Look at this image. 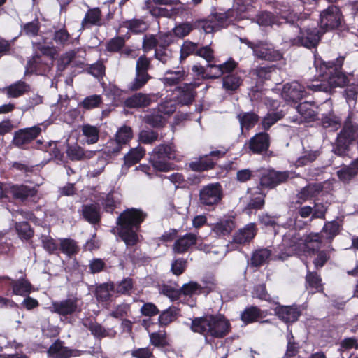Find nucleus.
Returning a JSON list of instances; mask_svg holds the SVG:
<instances>
[{
    "label": "nucleus",
    "instance_id": "nucleus-1",
    "mask_svg": "<svg viewBox=\"0 0 358 358\" xmlns=\"http://www.w3.org/2000/svg\"><path fill=\"white\" fill-rule=\"evenodd\" d=\"M147 216V213L141 209L132 208L121 213L117 218L118 235L127 248L138 243L139 238L137 232Z\"/></svg>",
    "mask_w": 358,
    "mask_h": 358
},
{
    "label": "nucleus",
    "instance_id": "nucleus-2",
    "mask_svg": "<svg viewBox=\"0 0 358 358\" xmlns=\"http://www.w3.org/2000/svg\"><path fill=\"white\" fill-rule=\"evenodd\" d=\"M230 324L222 315H208L204 317H195L192 320L191 329L206 337L223 338L229 332Z\"/></svg>",
    "mask_w": 358,
    "mask_h": 358
},
{
    "label": "nucleus",
    "instance_id": "nucleus-3",
    "mask_svg": "<svg viewBox=\"0 0 358 358\" xmlns=\"http://www.w3.org/2000/svg\"><path fill=\"white\" fill-rule=\"evenodd\" d=\"M228 17L224 13H216L207 19L196 20L194 23L184 22L179 23L173 29L174 36L183 38L188 36L194 29L199 28L206 34L217 31L227 24Z\"/></svg>",
    "mask_w": 358,
    "mask_h": 358
},
{
    "label": "nucleus",
    "instance_id": "nucleus-4",
    "mask_svg": "<svg viewBox=\"0 0 358 358\" xmlns=\"http://www.w3.org/2000/svg\"><path fill=\"white\" fill-rule=\"evenodd\" d=\"M358 137V124L353 123L349 115L343 122L342 129L337 135L334 152L343 157L350 150V146Z\"/></svg>",
    "mask_w": 358,
    "mask_h": 358
},
{
    "label": "nucleus",
    "instance_id": "nucleus-5",
    "mask_svg": "<svg viewBox=\"0 0 358 358\" xmlns=\"http://www.w3.org/2000/svg\"><path fill=\"white\" fill-rule=\"evenodd\" d=\"M176 157V151L171 144H160L150 154V162L155 170L167 172L172 169V164L169 160Z\"/></svg>",
    "mask_w": 358,
    "mask_h": 358
},
{
    "label": "nucleus",
    "instance_id": "nucleus-6",
    "mask_svg": "<svg viewBox=\"0 0 358 358\" xmlns=\"http://www.w3.org/2000/svg\"><path fill=\"white\" fill-rule=\"evenodd\" d=\"M327 78L322 80H315V83L308 85L307 87L315 92H331V90L337 87H343L348 83V77L342 71L337 69H328L326 72Z\"/></svg>",
    "mask_w": 358,
    "mask_h": 358
},
{
    "label": "nucleus",
    "instance_id": "nucleus-7",
    "mask_svg": "<svg viewBox=\"0 0 358 358\" xmlns=\"http://www.w3.org/2000/svg\"><path fill=\"white\" fill-rule=\"evenodd\" d=\"M223 197V191L220 183H211L203 187L199 194V203L205 209H214Z\"/></svg>",
    "mask_w": 358,
    "mask_h": 358
},
{
    "label": "nucleus",
    "instance_id": "nucleus-8",
    "mask_svg": "<svg viewBox=\"0 0 358 358\" xmlns=\"http://www.w3.org/2000/svg\"><path fill=\"white\" fill-rule=\"evenodd\" d=\"M340 8L334 5L323 10L320 15V27L324 32L338 29L343 21Z\"/></svg>",
    "mask_w": 358,
    "mask_h": 358
},
{
    "label": "nucleus",
    "instance_id": "nucleus-9",
    "mask_svg": "<svg viewBox=\"0 0 358 358\" xmlns=\"http://www.w3.org/2000/svg\"><path fill=\"white\" fill-rule=\"evenodd\" d=\"M281 24L283 42L290 45H299L302 34V21L299 18L294 20L286 19Z\"/></svg>",
    "mask_w": 358,
    "mask_h": 358
},
{
    "label": "nucleus",
    "instance_id": "nucleus-10",
    "mask_svg": "<svg viewBox=\"0 0 358 358\" xmlns=\"http://www.w3.org/2000/svg\"><path fill=\"white\" fill-rule=\"evenodd\" d=\"M18 273L20 276L17 280L12 279L8 275H3L0 276V282L9 281L13 294L22 296H28L32 291V285L26 278V274L22 269Z\"/></svg>",
    "mask_w": 358,
    "mask_h": 358
},
{
    "label": "nucleus",
    "instance_id": "nucleus-11",
    "mask_svg": "<svg viewBox=\"0 0 358 358\" xmlns=\"http://www.w3.org/2000/svg\"><path fill=\"white\" fill-rule=\"evenodd\" d=\"M252 52L255 57L262 60L277 62L282 58L280 51L275 50L271 44L264 41L256 42Z\"/></svg>",
    "mask_w": 358,
    "mask_h": 358
},
{
    "label": "nucleus",
    "instance_id": "nucleus-12",
    "mask_svg": "<svg viewBox=\"0 0 358 358\" xmlns=\"http://www.w3.org/2000/svg\"><path fill=\"white\" fill-rule=\"evenodd\" d=\"M78 303L79 299L77 297L53 301L50 307L51 311L62 316L73 315L77 312H80V306Z\"/></svg>",
    "mask_w": 358,
    "mask_h": 358
},
{
    "label": "nucleus",
    "instance_id": "nucleus-13",
    "mask_svg": "<svg viewBox=\"0 0 358 358\" xmlns=\"http://www.w3.org/2000/svg\"><path fill=\"white\" fill-rule=\"evenodd\" d=\"M252 154L262 155L269 148L270 136L266 132H259L252 136L245 145Z\"/></svg>",
    "mask_w": 358,
    "mask_h": 358
},
{
    "label": "nucleus",
    "instance_id": "nucleus-14",
    "mask_svg": "<svg viewBox=\"0 0 358 358\" xmlns=\"http://www.w3.org/2000/svg\"><path fill=\"white\" fill-rule=\"evenodd\" d=\"M7 192L10 194L13 199L20 201H25L30 199L36 202L38 191L34 187L20 184L10 185L7 189Z\"/></svg>",
    "mask_w": 358,
    "mask_h": 358
},
{
    "label": "nucleus",
    "instance_id": "nucleus-15",
    "mask_svg": "<svg viewBox=\"0 0 358 358\" xmlns=\"http://www.w3.org/2000/svg\"><path fill=\"white\" fill-rule=\"evenodd\" d=\"M41 131L39 126L20 129L15 133L13 143L17 148H22L36 138Z\"/></svg>",
    "mask_w": 358,
    "mask_h": 358
},
{
    "label": "nucleus",
    "instance_id": "nucleus-16",
    "mask_svg": "<svg viewBox=\"0 0 358 358\" xmlns=\"http://www.w3.org/2000/svg\"><path fill=\"white\" fill-rule=\"evenodd\" d=\"M305 88L298 82L287 83L283 86L281 96L287 102H295L300 101L304 96Z\"/></svg>",
    "mask_w": 358,
    "mask_h": 358
},
{
    "label": "nucleus",
    "instance_id": "nucleus-17",
    "mask_svg": "<svg viewBox=\"0 0 358 358\" xmlns=\"http://www.w3.org/2000/svg\"><path fill=\"white\" fill-rule=\"evenodd\" d=\"M288 178L289 173L287 171H268L262 176L260 186L272 189L281 183L285 182Z\"/></svg>",
    "mask_w": 358,
    "mask_h": 358
},
{
    "label": "nucleus",
    "instance_id": "nucleus-18",
    "mask_svg": "<svg viewBox=\"0 0 358 358\" xmlns=\"http://www.w3.org/2000/svg\"><path fill=\"white\" fill-rule=\"evenodd\" d=\"M155 96V94L152 93L136 92L127 98L124 104L125 107L129 108H143L150 106L154 101Z\"/></svg>",
    "mask_w": 358,
    "mask_h": 358
},
{
    "label": "nucleus",
    "instance_id": "nucleus-19",
    "mask_svg": "<svg viewBox=\"0 0 358 358\" xmlns=\"http://www.w3.org/2000/svg\"><path fill=\"white\" fill-rule=\"evenodd\" d=\"M302 243V238L296 231L287 233L282 239V245L288 256L300 254L303 250Z\"/></svg>",
    "mask_w": 358,
    "mask_h": 358
},
{
    "label": "nucleus",
    "instance_id": "nucleus-20",
    "mask_svg": "<svg viewBox=\"0 0 358 358\" xmlns=\"http://www.w3.org/2000/svg\"><path fill=\"white\" fill-rule=\"evenodd\" d=\"M199 86L197 83H185L178 87L176 90L178 92L177 96L178 101L183 106H188L194 101L196 96L195 89Z\"/></svg>",
    "mask_w": 358,
    "mask_h": 358
},
{
    "label": "nucleus",
    "instance_id": "nucleus-21",
    "mask_svg": "<svg viewBox=\"0 0 358 358\" xmlns=\"http://www.w3.org/2000/svg\"><path fill=\"white\" fill-rule=\"evenodd\" d=\"M84 327L88 329L91 334L96 338L109 337L114 338L116 331L113 329H106L101 324L90 319H85L82 321Z\"/></svg>",
    "mask_w": 358,
    "mask_h": 358
},
{
    "label": "nucleus",
    "instance_id": "nucleus-22",
    "mask_svg": "<svg viewBox=\"0 0 358 358\" xmlns=\"http://www.w3.org/2000/svg\"><path fill=\"white\" fill-rule=\"evenodd\" d=\"M323 189L324 185L322 183L308 184L297 193L296 204L301 205L308 200L319 196Z\"/></svg>",
    "mask_w": 358,
    "mask_h": 358
},
{
    "label": "nucleus",
    "instance_id": "nucleus-23",
    "mask_svg": "<svg viewBox=\"0 0 358 358\" xmlns=\"http://www.w3.org/2000/svg\"><path fill=\"white\" fill-rule=\"evenodd\" d=\"M53 62L50 58L36 53L27 62V66L31 71L38 72L40 73L48 72Z\"/></svg>",
    "mask_w": 358,
    "mask_h": 358
},
{
    "label": "nucleus",
    "instance_id": "nucleus-24",
    "mask_svg": "<svg viewBox=\"0 0 358 358\" xmlns=\"http://www.w3.org/2000/svg\"><path fill=\"white\" fill-rule=\"evenodd\" d=\"M322 33L316 28L313 29H302L298 46H303L307 48H315L321 38Z\"/></svg>",
    "mask_w": 358,
    "mask_h": 358
},
{
    "label": "nucleus",
    "instance_id": "nucleus-25",
    "mask_svg": "<svg viewBox=\"0 0 358 358\" xmlns=\"http://www.w3.org/2000/svg\"><path fill=\"white\" fill-rule=\"evenodd\" d=\"M198 236L193 233H187L178 237L173 245V251L177 254H183L187 252L197 243Z\"/></svg>",
    "mask_w": 358,
    "mask_h": 358
},
{
    "label": "nucleus",
    "instance_id": "nucleus-26",
    "mask_svg": "<svg viewBox=\"0 0 358 358\" xmlns=\"http://www.w3.org/2000/svg\"><path fill=\"white\" fill-rule=\"evenodd\" d=\"M257 229L255 223H249L233 236V242L240 245L250 243L256 236Z\"/></svg>",
    "mask_w": 358,
    "mask_h": 358
},
{
    "label": "nucleus",
    "instance_id": "nucleus-27",
    "mask_svg": "<svg viewBox=\"0 0 358 358\" xmlns=\"http://www.w3.org/2000/svg\"><path fill=\"white\" fill-rule=\"evenodd\" d=\"M8 98H18L31 91V86L24 81L18 80L11 85L0 89Z\"/></svg>",
    "mask_w": 358,
    "mask_h": 358
},
{
    "label": "nucleus",
    "instance_id": "nucleus-28",
    "mask_svg": "<svg viewBox=\"0 0 358 358\" xmlns=\"http://www.w3.org/2000/svg\"><path fill=\"white\" fill-rule=\"evenodd\" d=\"M302 243V252L315 254L322 247V235L320 233H310L304 236Z\"/></svg>",
    "mask_w": 358,
    "mask_h": 358
},
{
    "label": "nucleus",
    "instance_id": "nucleus-29",
    "mask_svg": "<svg viewBox=\"0 0 358 358\" xmlns=\"http://www.w3.org/2000/svg\"><path fill=\"white\" fill-rule=\"evenodd\" d=\"M66 153L67 157L72 161H82L91 159L94 157L96 152L91 150H85L78 144L68 145Z\"/></svg>",
    "mask_w": 358,
    "mask_h": 358
},
{
    "label": "nucleus",
    "instance_id": "nucleus-30",
    "mask_svg": "<svg viewBox=\"0 0 358 358\" xmlns=\"http://www.w3.org/2000/svg\"><path fill=\"white\" fill-rule=\"evenodd\" d=\"M145 5L149 13L155 18L165 17L170 19L177 14L176 8L168 9L165 7L159 6L160 5L148 1H145Z\"/></svg>",
    "mask_w": 358,
    "mask_h": 358
},
{
    "label": "nucleus",
    "instance_id": "nucleus-31",
    "mask_svg": "<svg viewBox=\"0 0 358 358\" xmlns=\"http://www.w3.org/2000/svg\"><path fill=\"white\" fill-rule=\"evenodd\" d=\"M275 311L278 317L286 323L296 322L301 315L299 308L293 306H280Z\"/></svg>",
    "mask_w": 358,
    "mask_h": 358
},
{
    "label": "nucleus",
    "instance_id": "nucleus-32",
    "mask_svg": "<svg viewBox=\"0 0 358 358\" xmlns=\"http://www.w3.org/2000/svg\"><path fill=\"white\" fill-rule=\"evenodd\" d=\"M187 74L183 68H178L176 71L167 70L161 81L166 86H174L183 81Z\"/></svg>",
    "mask_w": 358,
    "mask_h": 358
},
{
    "label": "nucleus",
    "instance_id": "nucleus-33",
    "mask_svg": "<svg viewBox=\"0 0 358 358\" xmlns=\"http://www.w3.org/2000/svg\"><path fill=\"white\" fill-rule=\"evenodd\" d=\"M358 174V158L353 160L349 165H345L337 171L336 175L344 183H348Z\"/></svg>",
    "mask_w": 358,
    "mask_h": 358
},
{
    "label": "nucleus",
    "instance_id": "nucleus-34",
    "mask_svg": "<svg viewBox=\"0 0 358 358\" xmlns=\"http://www.w3.org/2000/svg\"><path fill=\"white\" fill-rule=\"evenodd\" d=\"M248 192H251V197L248 203V208L261 209L264 205L266 194L262 191V187H256L254 189H248Z\"/></svg>",
    "mask_w": 358,
    "mask_h": 358
},
{
    "label": "nucleus",
    "instance_id": "nucleus-35",
    "mask_svg": "<svg viewBox=\"0 0 358 358\" xmlns=\"http://www.w3.org/2000/svg\"><path fill=\"white\" fill-rule=\"evenodd\" d=\"M72 352V350L64 346L63 342L59 340L54 342L48 350V353L52 358H70Z\"/></svg>",
    "mask_w": 358,
    "mask_h": 358
},
{
    "label": "nucleus",
    "instance_id": "nucleus-36",
    "mask_svg": "<svg viewBox=\"0 0 358 358\" xmlns=\"http://www.w3.org/2000/svg\"><path fill=\"white\" fill-rule=\"evenodd\" d=\"M82 215L90 223L95 224L100 222V208L97 204H86L82 206Z\"/></svg>",
    "mask_w": 358,
    "mask_h": 358
},
{
    "label": "nucleus",
    "instance_id": "nucleus-37",
    "mask_svg": "<svg viewBox=\"0 0 358 358\" xmlns=\"http://www.w3.org/2000/svg\"><path fill=\"white\" fill-rule=\"evenodd\" d=\"M235 228V223L232 219L224 218L213 225L212 231L218 236L229 234Z\"/></svg>",
    "mask_w": 358,
    "mask_h": 358
},
{
    "label": "nucleus",
    "instance_id": "nucleus-38",
    "mask_svg": "<svg viewBox=\"0 0 358 358\" xmlns=\"http://www.w3.org/2000/svg\"><path fill=\"white\" fill-rule=\"evenodd\" d=\"M253 74L256 76L258 82L263 83L271 80L275 76H277L278 69L275 66H257L253 70Z\"/></svg>",
    "mask_w": 358,
    "mask_h": 358
},
{
    "label": "nucleus",
    "instance_id": "nucleus-39",
    "mask_svg": "<svg viewBox=\"0 0 358 358\" xmlns=\"http://www.w3.org/2000/svg\"><path fill=\"white\" fill-rule=\"evenodd\" d=\"M101 12L99 8L89 9L81 22L83 29L92 25L101 26Z\"/></svg>",
    "mask_w": 358,
    "mask_h": 358
},
{
    "label": "nucleus",
    "instance_id": "nucleus-40",
    "mask_svg": "<svg viewBox=\"0 0 358 358\" xmlns=\"http://www.w3.org/2000/svg\"><path fill=\"white\" fill-rule=\"evenodd\" d=\"M296 110L305 122H311L317 119V113L313 108V104L309 101H304L296 106Z\"/></svg>",
    "mask_w": 358,
    "mask_h": 358
},
{
    "label": "nucleus",
    "instance_id": "nucleus-41",
    "mask_svg": "<svg viewBox=\"0 0 358 358\" xmlns=\"http://www.w3.org/2000/svg\"><path fill=\"white\" fill-rule=\"evenodd\" d=\"M271 255V251L267 248L256 250L252 255L250 264L252 266L259 267L266 264Z\"/></svg>",
    "mask_w": 358,
    "mask_h": 358
},
{
    "label": "nucleus",
    "instance_id": "nucleus-42",
    "mask_svg": "<svg viewBox=\"0 0 358 358\" xmlns=\"http://www.w3.org/2000/svg\"><path fill=\"white\" fill-rule=\"evenodd\" d=\"M179 315V308L175 306L169 307L160 313L158 318L159 324L160 326H167L173 321L176 320Z\"/></svg>",
    "mask_w": 358,
    "mask_h": 358
},
{
    "label": "nucleus",
    "instance_id": "nucleus-43",
    "mask_svg": "<svg viewBox=\"0 0 358 358\" xmlns=\"http://www.w3.org/2000/svg\"><path fill=\"white\" fill-rule=\"evenodd\" d=\"M145 155V150L141 146L131 148L124 157V164L127 166H131L137 164Z\"/></svg>",
    "mask_w": 358,
    "mask_h": 358
},
{
    "label": "nucleus",
    "instance_id": "nucleus-44",
    "mask_svg": "<svg viewBox=\"0 0 358 358\" xmlns=\"http://www.w3.org/2000/svg\"><path fill=\"white\" fill-rule=\"evenodd\" d=\"M152 78L149 73H141L135 71L134 78L128 84V90L131 92H137L141 90Z\"/></svg>",
    "mask_w": 358,
    "mask_h": 358
},
{
    "label": "nucleus",
    "instance_id": "nucleus-45",
    "mask_svg": "<svg viewBox=\"0 0 358 358\" xmlns=\"http://www.w3.org/2000/svg\"><path fill=\"white\" fill-rule=\"evenodd\" d=\"M215 162L208 155L200 157L198 160L189 163V166L194 171H203L214 167Z\"/></svg>",
    "mask_w": 358,
    "mask_h": 358
},
{
    "label": "nucleus",
    "instance_id": "nucleus-46",
    "mask_svg": "<svg viewBox=\"0 0 358 358\" xmlns=\"http://www.w3.org/2000/svg\"><path fill=\"white\" fill-rule=\"evenodd\" d=\"M115 289L113 282L103 283L98 285L95 289V296L99 301H107L111 297L110 292Z\"/></svg>",
    "mask_w": 358,
    "mask_h": 358
},
{
    "label": "nucleus",
    "instance_id": "nucleus-47",
    "mask_svg": "<svg viewBox=\"0 0 358 358\" xmlns=\"http://www.w3.org/2000/svg\"><path fill=\"white\" fill-rule=\"evenodd\" d=\"M306 287L315 292H322L323 289L320 275L316 272L307 271L306 275Z\"/></svg>",
    "mask_w": 358,
    "mask_h": 358
},
{
    "label": "nucleus",
    "instance_id": "nucleus-48",
    "mask_svg": "<svg viewBox=\"0 0 358 358\" xmlns=\"http://www.w3.org/2000/svg\"><path fill=\"white\" fill-rule=\"evenodd\" d=\"M241 127H245L246 129H250L259 121V116L255 113H241L237 115Z\"/></svg>",
    "mask_w": 358,
    "mask_h": 358
},
{
    "label": "nucleus",
    "instance_id": "nucleus-49",
    "mask_svg": "<svg viewBox=\"0 0 358 358\" xmlns=\"http://www.w3.org/2000/svg\"><path fill=\"white\" fill-rule=\"evenodd\" d=\"M242 79L236 73L224 76L222 79V87L226 91L234 92L241 85Z\"/></svg>",
    "mask_w": 358,
    "mask_h": 358
},
{
    "label": "nucleus",
    "instance_id": "nucleus-50",
    "mask_svg": "<svg viewBox=\"0 0 358 358\" xmlns=\"http://www.w3.org/2000/svg\"><path fill=\"white\" fill-rule=\"evenodd\" d=\"M341 224L338 220H333L325 222L322 232L326 235V238L332 241L341 231Z\"/></svg>",
    "mask_w": 358,
    "mask_h": 358
},
{
    "label": "nucleus",
    "instance_id": "nucleus-51",
    "mask_svg": "<svg viewBox=\"0 0 358 358\" xmlns=\"http://www.w3.org/2000/svg\"><path fill=\"white\" fill-rule=\"evenodd\" d=\"M262 317V311L257 306H250L246 308L241 315V320L246 323H252Z\"/></svg>",
    "mask_w": 358,
    "mask_h": 358
},
{
    "label": "nucleus",
    "instance_id": "nucleus-52",
    "mask_svg": "<svg viewBox=\"0 0 358 358\" xmlns=\"http://www.w3.org/2000/svg\"><path fill=\"white\" fill-rule=\"evenodd\" d=\"M81 131L83 135L86 137L88 144L96 143L99 138V129L96 126L90 124H84L82 126Z\"/></svg>",
    "mask_w": 358,
    "mask_h": 358
},
{
    "label": "nucleus",
    "instance_id": "nucleus-53",
    "mask_svg": "<svg viewBox=\"0 0 358 358\" xmlns=\"http://www.w3.org/2000/svg\"><path fill=\"white\" fill-rule=\"evenodd\" d=\"M150 342L157 348H166L169 345V340L165 331L150 334Z\"/></svg>",
    "mask_w": 358,
    "mask_h": 358
},
{
    "label": "nucleus",
    "instance_id": "nucleus-54",
    "mask_svg": "<svg viewBox=\"0 0 358 358\" xmlns=\"http://www.w3.org/2000/svg\"><path fill=\"white\" fill-rule=\"evenodd\" d=\"M133 138L132 129L127 125L120 127L114 138H115L120 144L125 146Z\"/></svg>",
    "mask_w": 358,
    "mask_h": 358
},
{
    "label": "nucleus",
    "instance_id": "nucleus-55",
    "mask_svg": "<svg viewBox=\"0 0 358 358\" xmlns=\"http://www.w3.org/2000/svg\"><path fill=\"white\" fill-rule=\"evenodd\" d=\"M143 120L147 124L156 128L164 127L166 122L164 116L158 110L145 115Z\"/></svg>",
    "mask_w": 358,
    "mask_h": 358
},
{
    "label": "nucleus",
    "instance_id": "nucleus-56",
    "mask_svg": "<svg viewBox=\"0 0 358 358\" xmlns=\"http://www.w3.org/2000/svg\"><path fill=\"white\" fill-rule=\"evenodd\" d=\"M102 102L103 99L101 95L93 94L85 97L79 103L78 106L89 110L100 107Z\"/></svg>",
    "mask_w": 358,
    "mask_h": 358
},
{
    "label": "nucleus",
    "instance_id": "nucleus-57",
    "mask_svg": "<svg viewBox=\"0 0 358 358\" xmlns=\"http://www.w3.org/2000/svg\"><path fill=\"white\" fill-rule=\"evenodd\" d=\"M123 26L135 34L142 33L148 29L146 22L142 19H132L123 22Z\"/></svg>",
    "mask_w": 358,
    "mask_h": 358
},
{
    "label": "nucleus",
    "instance_id": "nucleus-58",
    "mask_svg": "<svg viewBox=\"0 0 358 358\" xmlns=\"http://www.w3.org/2000/svg\"><path fill=\"white\" fill-rule=\"evenodd\" d=\"M284 117L282 111L273 112L268 113L262 121V128L263 130H268L275 122Z\"/></svg>",
    "mask_w": 358,
    "mask_h": 358
},
{
    "label": "nucleus",
    "instance_id": "nucleus-59",
    "mask_svg": "<svg viewBox=\"0 0 358 358\" xmlns=\"http://www.w3.org/2000/svg\"><path fill=\"white\" fill-rule=\"evenodd\" d=\"M154 57L164 65L169 64L173 60V52L170 48H156Z\"/></svg>",
    "mask_w": 358,
    "mask_h": 358
},
{
    "label": "nucleus",
    "instance_id": "nucleus-60",
    "mask_svg": "<svg viewBox=\"0 0 358 358\" xmlns=\"http://www.w3.org/2000/svg\"><path fill=\"white\" fill-rule=\"evenodd\" d=\"M60 250L63 253L71 256L76 254L79 250V248L74 240L71 238H64L60 241Z\"/></svg>",
    "mask_w": 358,
    "mask_h": 358
},
{
    "label": "nucleus",
    "instance_id": "nucleus-61",
    "mask_svg": "<svg viewBox=\"0 0 358 358\" xmlns=\"http://www.w3.org/2000/svg\"><path fill=\"white\" fill-rule=\"evenodd\" d=\"M199 44L189 40L183 42L180 48V59L183 60L191 55H196Z\"/></svg>",
    "mask_w": 358,
    "mask_h": 358
},
{
    "label": "nucleus",
    "instance_id": "nucleus-62",
    "mask_svg": "<svg viewBox=\"0 0 358 358\" xmlns=\"http://www.w3.org/2000/svg\"><path fill=\"white\" fill-rule=\"evenodd\" d=\"M180 296L181 294L185 296H192L194 294H202L201 285L196 282L190 281L188 283L184 284L179 289Z\"/></svg>",
    "mask_w": 358,
    "mask_h": 358
},
{
    "label": "nucleus",
    "instance_id": "nucleus-63",
    "mask_svg": "<svg viewBox=\"0 0 358 358\" xmlns=\"http://www.w3.org/2000/svg\"><path fill=\"white\" fill-rule=\"evenodd\" d=\"M101 204L107 213H112L120 203L118 199L114 196L113 193H108L101 200Z\"/></svg>",
    "mask_w": 358,
    "mask_h": 358
},
{
    "label": "nucleus",
    "instance_id": "nucleus-64",
    "mask_svg": "<svg viewBox=\"0 0 358 358\" xmlns=\"http://www.w3.org/2000/svg\"><path fill=\"white\" fill-rule=\"evenodd\" d=\"M15 229L19 236L22 239L28 240L34 235V231L27 222L16 223Z\"/></svg>",
    "mask_w": 358,
    "mask_h": 358
}]
</instances>
